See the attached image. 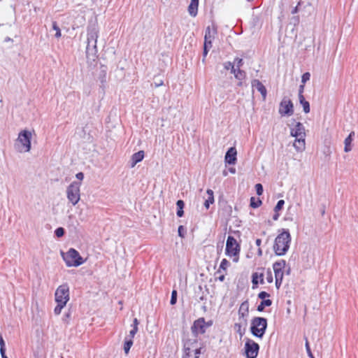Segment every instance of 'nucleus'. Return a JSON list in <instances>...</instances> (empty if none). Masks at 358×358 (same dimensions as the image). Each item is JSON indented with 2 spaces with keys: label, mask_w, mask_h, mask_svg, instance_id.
<instances>
[{
  "label": "nucleus",
  "mask_w": 358,
  "mask_h": 358,
  "mask_svg": "<svg viewBox=\"0 0 358 358\" xmlns=\"http://www.w3.org/2000/svg\"><path fill=\"white\" fill-rule=\"evenodd\" d=\"M291 242V235L288 230L282 229L275 239L273 250L276 255H284L289 250Z\"/></svg>",
  "instance_id": "obj_1"
},
{
  "label": "nucleus",
  "mask_w": 358,
  "mask_h": 358,
  "mask_svg": "<svg viewBox=\"0 0 358 358\" xmlns=\"http://www.w3.org/2000/svg\"><path fill=\"white\" fill-rule=\"evenodd\" d=\"M32 134L28 130L22 131L15 143V149L19 152H28L31 150V140Z\"/></svg>",
  "instance_id": "obj_2"
},
{
  "label": "nucleus",
  "mask_w": 358,
  "mask_h": 358,
  "mask_svg": "<svg viewBox=\"0 0 358 358\" xmlns=\"http://www.w3.org/2000/svg\"><path fill=\"white\" fill-rule=\"evenodd\" d=\"M267 327L266 318L256 317L251 322L250 331L253 336L262 338L265 334Z\"/></svg>",
  "instance_id": "obj_3"
},
{
  "label": "nucleus",
  "mask_w": 358,
  "mask_h": 358,
  "mask_svg": "<svg viewBox=\"0 0 358 358\" xmlns=\"http://www.w3.org/2000/svg\"><path fill=\"white\" fill-rule=\"evenodd\" d=\"M63 259L67 266H78L84 263V260L80 255L79 252L73 248H71L69 251L62 254Z\"/></svg>",
  "instance_id": "obj_4"
},
{
  "label": "nucleus",
  "mask_w": 358,
  "mask_h": 358,
  "mask_svg": "<svg viewBox=\"0 0 358 358\" xmlns=\"http://www.w3.org/2000/svg\"><path fill=\"white\" fill-rule=\"evenodd\" d=\"M80 182L74 181L66 189L67 199L73 206L77 204L80 199Z\"/></svg>",
  "instance_id": "obj_5"
},
{
  "label": "nucleus",
  "mask_w": 358,
  "mask_h": 358,
  "mask_svg": "<svg viewBox=\"0 0 358 358\" xmlns=\"http://www.w3.org/2000/svg\"><path fill=\"white\" fill-rule=\"evenodd\" d=\"M55 295V301L57 303H64L66 305L69 300V286L66 284L59 286V287L56 289Z\"/></svg>",
  "instance_id": "obj_6"
},
{
  "label": "nucleus",
  "mask_w": 358,
  "mask_h": 358,
  "mask_svg": "<svg viewBox=\"0 0 358 358\" xmlns=\"http://www.w3.org/2000/svg\"><path fill=\"white\" fill-rule=\"evenodd\" d=\"M279 113L282 116H291L294 113V106L292 101L287 97H284L279 106Z\"/></svg>",
  "instance_id": "obj_7"
},
{
  "label": "nucleus",
  "mask_w": 358,
  "mask_h": 358,
  "mask_svg": "<svg viewBox=\"0 0 358 358\" xmlns=\"http://www.w3.org/2000/svg\"><path fill=\"white\" fill-rule=\"evenodd\" d=\"M259 346L254 341L248 338L245 344V352L247 358H256Z\"/></svg>",
  "instance_id": "obj_8"
},
{
  "label": "nucleus",
  "mask_w": 358,
  "mask_h": 358,
  "mask_svg": "<svg viewBox=\"0 0 358 358\" xmlns=\"http://www.w3.org/2000/svg\"><path fill=\"white\" fill-rule=\"evenodd\" d=\"M240 251V246L236 240L229 236L226 243V253L229 256H236Z\"/></svg>",
  "instance_id": "obj_9"
},
{
  "label": "nucleus",
  "mask_w": 358,
  "mask_h": 358,
  "mask_svg": "<svg viewBox=\"0 0 358 358\" xmlns=\"http://www.w3.org/2000/svg\"><path fill=\"white\" fill-rule=\"evenodd\" d=\"M206 327L204 318H199L194 322V324L192 327V333L196 336L199 334H202L206 331Z\"/></svg>",
  "instance_id": "obj_10"
},
{
  "label": "nucleus",
  "mask_w": 358,
  "mask_h": 358,
  "mask_svg": "<svg viewBox=\"0 0 358 358\" xmlns=\"http://www.w3.org/2000/svg\"><path fill=\"white\" fill-rule=\"evenodd\" d=\"M98 36L99 29L94 24L90 26L87 29V41L94 45V43L97 42Z\"/></svg>",
  "instance_id": "obj_11"
},
{
  "label": "nucleus",
  "mask_w": 358,
  "mask_h": 358,
  "mask_svg": "<svg viewBox=\"0 0 358 358\" xmlns=\"http://www.w3.org/2000/svg\"><path fill=\"white\" fill-rule=\"evenodd\" d=\"M249 313V303L248 301L243 302L238 310V315L240 317V320L243 319V325L245 326L247 324V320L245 318L248 315Z\"/></svg>",
  "instance_id": "obj_12"
},
{
  "label": "nucleus",
  "mask_w": 358,
  "mask_h": 358,
  "mask_svg": "<svg viewBox=\"0 0 358 358\" xmlns=\"http://www.w3.org/2000/svg\"><path fill=\"white\" fill-rule=\"evenodd\" d=\"M291 136L295 138L305 137V128L301 122H297L294 127L291 129Z\"/></svg>",
  "instance_id": "obj_13"
},
{
  "label": "nucleus",
  "mask_w": 358,
  "mask_h": 358,
  "mask_svg": "<svg viewBox=\"0 0 358 358\" xmlns=\"http://www.w3.org/2000/svg\"><path fill=\"white\" fill-rule=\"evenodd\" d=\"M236 149L234 147L230 148L225 155V162L229 164H235L236 162Z\"/></svg>",
  "instance_id": "obj_14"
},
{
  "label": "nucleus",
  "mask_w": 358,
  "mask_h": 358,
  "mask_svg": "<svg viewBox=\"0 0 358 358\" xmlns=\"http://www.w3.org/2000/svg\"><path fill=\"white\" fill-rule=\"evenodd\" d=\"M252 87L253 89H256L258 92H259L262 96L263 100L266 99L267 91L264 85L257 79H255L252 81Z\"/></svg>",
  "instance_id": "obj_15"
},
{
  "label": "nucleus",
  "mask_w": 358,
  "mask_h": 358,
  "mask_svg": "<svg viewBox=\"0 0 358 358\" xmlns=\"http://www.w3.org/2000/svg\"><path fill=\"white\" fill-rule=\"evenodd\" d=\"M293 146L298 152L303 151L306 147L305 137L296 138Z\"/></svg>",
  "instance_id": "obj_16"
},
{
  "label": "nucleus",
  "mask_w": 358,
  "mask_h": 358,
  "mask_svg": "<svg viewBox=\"0 0 358 358\" xmlns=\"http://www.w3.org/2000/svg\"><path fill=\"white\" fill-rule=\"evenodd\" d=\"M92 44L93 43H89V41H87L86 47V54L87 57H92V58L94 59V57L96 56L97 53V48L96 43H94V45Z\"/></svg>",
  "instance_id": "obj_17"
},
{
  "label": "nucleus",
  "mask_w": 358,
  "mask_h": 358,
  "mask_svg": "<svg viewBox=\"0 0 358 358\" xmlns=\"http://www.w3.org/2000/svg\"><path fill=\"white\" fill-rule=\"evenodd\" d=\"M144 157V152L143 151H139L136 153H134L131 158V166L134 167L135 165L141 162Z\"/></svg>",
  "instance_id": "obj_18"
},
{
  "label": "nucleus",
  "mask_w": 358,
  "mask_h": 358,
  "mask_svg": "<svg viewBox=\"0 0 358 358\" xmlns=\"http://www.w3.org/2000/svg\"><path fill=\"white\" fill-rule=\"evenodd\" d=\"M234 73V77L239 80V83H238V86H241L243 83L242 80H244L246 77V73L245 71L239 69H234V71L232 72Z\"/></svg>",
  "instance_id": "obj_19"
},
{
  "label": "nucleus",
  "mask_w": 358,
  "mask_h": 358,
  "mask_svg": "<svg viewBox=\"0 0 358 358\" xmlns=\"http://www.w3.org/2000/svg\"><path fill=\"white\" fill-rule=\"evenodd\" d=\"M354 135H355V132L352 131L344 141V143H345L344 150L346 152H348L352 150L351 143L352 141V136Z\"/></svg>",
  "instance_id": "obj_20"
},
{
  "label": "nucleus",
  "mask_w": 358,
  "mask_h": 358,
  "mask_svg": "<svg viewBox=\"0 0 358 358\" xmlns=\"http://www.w3.org/2000/svg\"><path fill=\"white\" fill-rule=\"evenodd\" d=\"M215 30L211 29L210 27H208L205 32L204 41H213L215 38Z\"/></svg>",
  "instance_id": "obj_21"
},
{
  "label": "nucleus",
  "mask_w": 358,
  "mask_h": 358,
  "mask_svg": "<svg viewBox=\"0 0 358 358\" xmlns=\"http://www.w3.org/2000/svg\"><path fill=\"white\" fill-rule=\"evenodd\" d=\"M263 273H259L257 272L256 273H254L252 274V284L254 285H257L259 282V280L260 282V283L263 284L264 283V278H263Z\"/></svg>",
  "instance_id": "obj_22"
},
{
  "label": "nucleus",
  "mask_w": 358,
  "mask_h": 358,
  "mask_svg": "<svg viewBox=\"0 0 358 358\" xmlns=\"http://www.w3.org/2000/svg\"><path fill=\"white\" fill-rule=\"evenodd\" d=\"M198 5V3L190 2L188 6V12L191 16L195 17L197 15Z\"/></svg>",
  "instance_id": "obj_23"
},
{
  "label": "nucleus",
  "mask_w": 358,
  "mask_h": 358,
  "mask_svg": "<svg viewBox=\"0 0 358 358\" xmlns=\"http://www.w3.org/2000/svg\"><path fill=\"white\" fill-rule=\"evenodd\" d=\"M207 194H208V197L205 201L204 206L206 208H208L210 204L214 202L213 192L211 189H208Z\"/></svg>",
  "instance_id": "obj_24"
},
{
  "label": "nucleus",
  "mask_w": 358,
  "mask_h": 358,
  "mask_svg": "<svg viewBox=\"0 0 358 358\" xmlns=\"http://www.w3.org/2000/svg\"><path fill=\"white\" fill-rule=\"evenodd\" d=\"M286 262L285 260H280L279 262H276L273 265V271H282L285 266Z\"/></svg>",
  "instance_id": "obj_25"
},
{
  "label": "nucleus",
  "mask_w": 358,
  "mask_h": 358,
  "mask_svg": "<svg viewBox=\"0 0 358 358\" xmlns=\"http://www.w3.org/2000/svg\"><path fill=\"white\" fill-rule=\"evenodd\" d=\"M133 345V341L131 338H129L128 337L125 338V341L124 344V350L126 355H127L129 352L131 347Z\"/></svg>",
  "instance_id": "obj_26"
},
{
  "label": "nucleus",
  "mask_w": 358,
  "mask_h": 358,
  "mask_svg": "<svg viewBox=\"0 0 358 358\" xmlns=\"http://www.w3.org/2000/svg\"><path fill=\"white\" fill-rule=\"evenodd\" d=\"M176 205L178 207L177 215L180 217L184 214L183 208H184L185 203H184L183 201L178 200L176 203Z\"/></svg>",
  "instance_id": "obj_27"
},
{
  "label": "nucleus",
  "mask_w": 358,
  "mask_h": 358,
  "mask_svg": "<svg viewBox=\"0 0 358 358\" xmlns=\"http://www.w3.org/2000/svg\"><path fill=\"white\" fill-rule=\"evenodd\" d=\"M272 304V301L270 299L263 300L260 304L257 306V310L262 312L264 310L266 306H270Z\"/></svg>",
  "instance_id": "obj_28"
},
{
  "label": "nucleus",
  "mask_w": 358,
  "mask_h": 358,
  "mask_svg": "<svg viewBox=\"0 0 358 358\" xmlns=\"http://www.w3.org/2000/svg\"><path fill=\"white\" fill-rule=\"evenodd\" d=\"M234 329L240 335L241 337H242L245 334V329L243 328L242 322L235 324Z\"/></svg>",
  "instance_id": "obj_29"
},
{
  "label": "nucleus",
  "mask_w": 358,
  "mask_h": 358,
  "mask_svg": "<svg viewBox=\"0 0 358 358\" xmlns=\"http://www.w3.org/2000/svg\"><path fill=\"white\" fill-rule=\"evenodd\" d=\"M262 204V201L259 199H256L255 197L250 199V206L255 208L259 207Z\"/></svg>",
  "instance_id": "obj_30"
},
{
  "label": "nucleus",
  "mask_w": 358,
  "mask_h": 358,
  "mask_svg": "<svg viewBox=\"0 0 358 358\" xmlns=\"http://www.w3.org/2000/svg\"><path fill=\"white\" fill-rule=\"evenodd\" d=\"M52 29L55 30L56 32L55 37L57 38H60L62 36L61 30H60L59 27H58L56 22H52Z\"/></svg>",
  "instance_id": "obj_31"
},
{
  "label": "nucleus",
  "mask_w": 358,
  "mask_h": 358,
  "mask_svg": "<svg viewBox=\"0 0 358 358\" xmlns=\"http://www.w3.org/2000/svg\"><path fill=\"white\" fill-rule=\"evenodd\" d=\"M223 66H224V68L226 70H229V69H230L231 73H232L233 71H234V69H236V68L234 67V64H232V63H231V62H224V63L223 64Z\"/></svg>",
  "instance_id": "obj_32"
},
{
  "label": "nucleus",
  "mask_w": 358,
  "mask_h": 358,
  "mask_svg": "<svg viewBox=\"0 0 358 358\" xmlns=\"http://www.w3.org/2000/svg\"><path fill=\"white\" fill-rule=\"evenodd\" d=\"M243 63V59L237 57L234 59V67L236 69H239L242 66Z\"/></svg>",
  "instance_id": "obj_33"
},
{
  "label": "nucleus",
  "mask_w": 358,
  "mask_h": 358,
  "mask_svg": "<svg viewBox=\"0 0 358 358\" xmlns=\"http://www.w3.org/2000/svg\"><path fill=\"white\" fill-rule=\"evenodd\" d=\"M301 104L303 106V110L304 113H308L310 112L309 102L305 100L304 101L301 102Z\"/></svg>",
  "instance_id": "obj_34"
},
{
  "label": "nucleus",
  "mask_w": 358,
  "mask_h": 358,
  "mask_svg": "<svg viewBox=\"0 0 358 358\" xmlns=\"http://www.w3.org/2000/svg\"><path fill=\"white\" fill-rule=\"evenodd\" d=\"M66 305L64 304V303H57V306L55 308V310H54V313L55 315H59L62 312V308L65 306Z\"/></svg>",
  "instance_id": "obj_35"
},
{
  "label": "nucleus",
  "mask_w": 358,
  "mask_h": 358,
  "mask_svg": "<svg viewBox=\"0 0 358 358\" xmlns=\"http://www.w3.org/2000/svg\"><path fill=\"white\" fill-rule=\"evenodd\" d=\"M284 204H285V201L284 200H279L278 201L276 206L274 208V211L275 212H278L279 210H280L282 208Z\"/></svg>",
  "instance_id": "obj_36"
},
{
  "label": "nucleus",
  "mask_w": 358,
  "mask_h": 358,
  "mask_svg": "<svg viewBox=\"0 0 358 358\" xmlns=\"http://www.w3.org/2000/svg\"><path fill=\"white\" fill-rule=\"evenodd\" d=\"M176 301H177V292H176V290H173L172 293H171V298L170 303L171 305H174V304H176Z\"/></svg>",
  "instance_id": "obj_37"
},
{
  "label": "nucleus",
  "mask_w": 358,
  "mask_h": 358,
  "mask_svg": "<svg viewBox=\"0 0 358 358\" xmlns=\"http://www.w3.org/2000/svg\"><path fill=\"white\" fill-rule=\"evenodd\" d=\"M306 352H307V354L308 355V357L310 358H315L314 356L313 355L312 352H311V350H310V346H309V343L308 341V339L306 338Z\"/></svg>",
  "instance_id": "obj_38"
},
{
  "label": "nucleus",
  "mask_w": 358,
  "mask_h": 358,
  "mask_svg": "<svg viewBox=\"0 0 358 358\" xmlns=\"http://www.w3.org/2000/svg\"><path fill=\"white\" fill-rule=\"evenodd\" d=\"M310 74L308 72H306L302 75L301 77V83L302 84H305L307 81L310 80Z\"/></svg>",
  "instance_id": "obj_39"
},
{
  "label": "nucleus",
  "mask_w": 358,
  "mask_h": 358,
  "mask_svg": "<svg viewBox=\"0 0 358 358\" xmlns=\"http://www.w3.org/2000/svg\"><path fill=\"white\" fill-rule=\"evenodd\" d=\"M229 265V262L226 259H223L220 265V268L226 270Z\"/></svg>",
  "instance_id": "obj_40"
},
{
  "label": "nucleus",
  "mask_w": 358,
  "mask_h": 358,
  "mask_svg": "<svg viewBox=\"0 0 358 358\" xmlns=\"http://www.w3.org/2000/svg\"><path fill=\"white\" fill-rule=\"evenodd\" d=\"M255 189H256V192H257V194L260 196L263 193V187L262 185L260 184V183H258V184H256L255 185Z\"/></svg>",
  "instance_id": "obj_41"
},
{
  "label": "nucleus",
  "mask_w": 358,
  "mask_h": 358,
  "mask_svg": "<svg viewBox=\"0 0 358 358\" xmlns=\"http://www.w3.org/2000/svg\"><path fill=\"white\" fill-rule=\"evenodd\" d=\"M55 233L57 237H62L64 234V229L62 227H59L55 230Z\"/></svg>",
  "instance_id": "obj_42"
},
{
  "label": "nucleus",
  "mask_w": 358,
  "mask_h": 358,
  "mask_svg": "<svg viewBox=\"0 0 358 358\" xmlns=\"http://www.w3.org/2000/svg\"><path fill=\"white\" fill-rule=\"evenodd\" d=\"M268 296H269V294H268L267 292H264V291L259 292V294H258V297L263 300H266L265 299Z\"/></svg>",
  "instance_id": "obj_43"
},
{
  "label": "nucleus",
  "mask_w": 358,
  "mask_h": 358,
  "mask_svg": "<svg viewBox=\"0 0 358 358\" xmlns=\"http://www.w3.org/2000/svg\"><path fill=\"white\" fill-rule=\"evenodd\" d=\"M274 273H275V278H279V279H282L283 278V271H282H282H275Z\"/></svg>",
  "instance_id": "obj_44"
},
{
  "label": "nucleus",
  "mask_w": 358,
  "mask_h": 358,
  "mask_svg": "<svg viewBox=\"0 0 358 358\" xmlns=\"http://www.w3.org/2000/svg\"><path fill=\"white\" fill-rule=\"evenodd\" d=\"M137 331H138V327H133V329L129 331V336L130 337L129 338L132 339V338H134V336H135V334H136Z\"/></svg>",
  "instance_id": "obj_45"
},
{
  "label": "nucleus",
  "mask_w": 358,
  "mask_h": 358,
  "mask_svg": "<svg viewBox=\"0 0 358 358\" xmlns=\"http://www.w3.org/2000/svg\"><path fill=\"white\" fill-rule=\"evenodd\" d=\"M212 42H213V41H204L203 48H204L205 49L210 50V49H211V48H212Z\"/></svg>",
  "instance_id": "obj_46"
},
{
  "label": "nucleus",
  "mask_w": 358,
  "mask_h": 358,
  "mask_svg": "<svg viewBox=\"0 0 358 358\" xmlns=\"http://www.w3.org/2000/svg\"><path fill=\"white\" fill-rule=\"evenodd\" d=\"M1 348L2 350H5V342L1 336V334L0 333V350H1Z\"/></svg>",
  "instance_id": "obj_47"
},
{
  "label": "nucleus",
  "mask_w": 358,
  "mask_h": 358,
  "mask_svg": "<svg viewBox=\"0 0 358 358\" xmlns=\"http://www.w3.org/2000/svg\"><path fill=\"white\" fill-rule=\"evenodd\" d=\"M268 282H273V277L272 273L271 271H267V277H266Z\"/></svg>",
  "instance_id": "obj_48"
},
{
  "label": "nucleus",
  "mask_w": 358,
  "mask_h": 358,
  "mask_svg": "<svg viewBox=\"0 0 358 358\" xmlns=\"http://www.w3.org/2000/svg\"><path fill=\"white\" fill-rule=\"evenodd\" d=\"M76 177L79 180H83L84 178V174L82 172H79L76 175Z\"/></svg>",
  "instance_id": "obj_49"
},
{
  "label": "nucleus",
  "mask_w": 358,
  "mask_h": 358,
  "mask_svg": "<svg viewBox=\"0 0 358 358\" xmlns=\"http://www.w3.org/2000/svg\"><path fill=\"white\" fill-rule=\"evenodd\" d=\"M182 231H184V227H183V226H182V225H181V226H179V227H178V235H179L180 237H182H182H184V235H183V234H182Z\"/></svg>",
  "instance_id": "obj_50"
},
{
  "label": "nucleus",
  "mask_w": 358,
  "mask_h": 358,
  "mask_svg": "<svg viewBox=\"0 0 358 358\" xmlns=\"http://www.w3.org/2000/svg\"><path fill=\"white\" fill-rule=\"evenodd\" d=\"M209 50H208V49H205V48H203V59H202V62H205V58H206V55H208V51H209Z\"/></svg>",
  "instance_id": "obj_51"
},
{
  "label": "nucleus",
  "mask_w": 358,
  "mask_h": 358,
  "mask_svg": "<svg viewBox=\"0 0 358 358\" xmlns=\"http://www.w3.org/2000/svg\"><path fill=\"white\" fill-rule=\"evenodd\" d=\"M300 5H301V1H299L298 3V5L294 8H293V10H292V14H295L299 12V6H300Z\"/></svg>",
  "instance_id": "obj_52"
},
{
  "label": "nucleus",
  "mask_w": 358,
  "mask_h": 358,
  "mask_svg": "<svg viewBox=\"0 0 358 358\" xmlns=\"http://www.w3.org/2000/svg\"><path fill=\"white\" fill-rule=\"evenodd\" d=\"M282 279L275 278V285L278 288L282 283Z\"/></svg>",
  "instance_id": "obj_53"
},
{
  "label": "nucleus",
  "mask_w": 358,
  "mask_h": 358,
  "mask_svg": "<svg viewBox=\"0 0 358 358\" xmlns=\"http://www.w3.org/2000/svg\"><path fill=\"white\" fill-rule=\"evenodd\" d=\"M303 90H304V84H301L299 86V94H303Z\"/></svg>",
  "instance_id": "obj_54"
},
{
  "label": "nucleus",
  "mask_w": 358,
  "mask_h": 358,
  "mask_svg": "<svg viewBox=\"0 0 358 358\" xmlns=\"http://www.w3.org/2000/svg\"><path fill=\"white\" fill-rule=\"evenodd\" d=\"M299 102L301 103V102L304 101L306 99H305V98H304L303 94H299Z\"/></svg>",
  "instance_id": "obj_55"
},
{
  "label": "nucleus",
  "mask_w": 358,
  "mask_h": 358,
  "mask_svg": "<svg viewBox=\"0 0 358 358\" xmlns=\"http://www.w3.org/2000/svg\"><path fill=\"white\" fill-rule=\"evenodd\" d=\"M5 351H6V350H2V349L0 350V353H1L2 358H8L7 356L6 355Z\"/></svg>",
  "instance_id": "obj_56"
},
{
  "label": "nucleus",
  "mask_w": 358,
  "mask_h": 358,
  "mask_svg": "<svg viewBox=\"0 0 358 358\" xmlns=\"http://www.w3.org/2000/svg\"><path fill=\"white\" fill-rule=\"evenodd\" d=\"M201 353V349L199 348V349H196L195 350V358H199V355H200Z\"/></svg>",
  "instance_id": "obj_57"
},
{
  "label": "nucleus",
  "mask_w": 358,
  "mask_h": 358,
  "mask_svg": "<svg viewBox=\"0 0 358 358\" xmlns=\"http://www.w3.org/2000/svg\"><path fill=\"white\" fill-rule=\"evenodd\" d=\"M279 215H279V213L278 212H275V214L273 216V219L274 220H277L278 219V217H279Z\"/></svg>",
  "instance_id": "obj_58"
},
{
  "label": "nucleus",
  "mask_w": 358,
  "mask_h": 358,
  "mask_svg": "<svg viewBox=\"0 0 358 358\" xmlns=\"http://www.w3.org/2000/svg\"><path fill=\"white\" fill-rule=\"evenodd\" d=\"M138 320L136 318H135L134 320L132 327H138Z\"/></svg>",
  "instance_id": "obj_59"
},
{
  "label": "nucleus",
  "mask_w": 358,
  "mask_h": 358,
  "mask_svg": "<svg viewBox=\"0 0 358 358\" xmlns=\"http://www.w3.org/2000/svg\"><path fill=\"white\" fill-rule=\"evenodd\" d=\"M255 243H256V245H257V246H259V245H261L262 241H261L260 239H259V238H258V239H257V240H256V242H255Z\"/></svg>",
  "instance_id": "obj_60"
},
{
  "label": "nucleus",
  "mask_w": 358,
  "mask_h": 358,
  "mask_svg": "<svg viewBox=\"0 0 358 358\" xmlns=\"http://www.w3.org/2000/svg\"><path fill=\"white\" fill-rule=\"evenodd\" d=\"M219 280L220 281H223L224 280V275H222L221 276L219 277Z\"/></svg>",
  "instance_id": "obj_61"
},
{
  "label": "nucleus",
  "mask_w": 358,
  "mask_h": 358,
  "mask_svg": "<svg viewBox=\"0 0 358 358\" xmlns=\"http://www.w3.org/2000/svg\"><path fill=\"white\" fill-rule=\"evenodd\" d=\"M229 171H230V172H231V173H235V171H236V170H235V169H234V168H231V169H229Z\"/></svg>",
  "instance_id": "obj_62"
},
{
  "label": "nucleus",
  "mask_w": 358,
  "mask_h": 358,
  "mask_svg": "<svg viewBox=\"0 0 358 358\" xmlns=\"http://www.w3.org/2000/svg\"><path fill=\"white\" fill-rule=\"evenodd\" d=\"M192 3H196L199 4V0H191Z\"/></svg>",
  "instance_id": "obj_63"
},
{
  "label": "nucleus",
  "mask_w": 358,
  "mask_h": 358,
  "mask_svg": "<svg viewBox=\"0 0 358 358\" xmlns=\"http://www.w3.org/2000/svg\"><path fill=\"white\" fill-rule=\"evenodd\" d=\"M11 41V39L8 37L5 39V41Z\"/></svg>",
  "instance_id": "obj_64"
}]
</instances>
